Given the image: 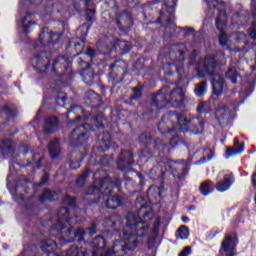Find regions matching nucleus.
Listing matches in <instances>:
<instances>
[{"label":"nucleus","mask_w":256,"mask_h":256,"mask_svg":"<svg viewBox=\"0 0 256 256\" xmlns=\"http://www.w3.org/2000/svg\"><path fill=\"white\" fill-rule=\"evenodd\" d=\"M149 205L143 204L140 206L137 214L128 213L126 216V227L129 231H123L124 238L114 241L111 252L115 256L128 255L133 253L139 247L138 237H146L151 229L149 224Z\"/></svg>","instance_id":"f257e3e1"},{"label":"nucleus","mask_w":256,"mask_h":256,"mask_svg":"<svg viewBox=\"0 0 256 256\" xmlns=\"http://www.w3.org/2000/svg\"><path fill=\"white\" fill-rule=\"evenodd\" d=\"M123 185V180L119 177L118 174H107L101 178H94L93 185L89 186L86 195L98 196V199L102 197H107L105 200V207L111 211L123 207L127 203V198L123 194H114V189H117L121 193V187Z\"/></svg>","instance_id":"f03ea898"},{"label":"nucleus","mask_w":256,"mask_h":256,"mask_svg":"<svg viewBox=\"0 0 256 256\" xmlns=\"http://www.w3.org/2000/svg\"><path fill=\"white\" fill-rule=\"evenodd\" d=\"M71 213L69 208L63 206L57 211V221L51 226L52 231H57L61 239L66 243H83L85 241V229L78 228L71 225Z\"/></svg>","instance_id":"7ed1b4c3"},{"label":"nucleus","mask_w":256,"mask_h":256,"mask_svg":"<svg viewBox=\"0 0 256 256\" xmlns=\"http://www.w3.org/2000/svg\"><path fill=\"white\" fill-rule=\"evenodd\" d=\"M65 116L70 127L77 125V123L81 121H89V119H92L97 129H105V124H103V121H105V116L103 113L93 116L91 113H87V111H85L81 105L71 106L65 113Z\"/></svg>","instance_id":"20e7f679"},{"label":"nucleus","mask_w":256,"mask_h":256,"mask_svg":"<svg viewBox=\"0 0 256 256\" xmlns=\"http://www.w3.org/2000/svg\"><path fill=\"white\" fill-rule=\"evenodd\" d=\"M93 131V125L82 123L76 126L69 135V145L73 149H79L78 153L89 154V132Z\"/></svg>","instance_id":"39448f33"},{"label":"nucleus","mask_w":256,"mask_h":256,"mask_svg":"<svg viewBox=\"0 0 256 256\" xmlns=\"http://www.w3.org/2000/svg\"><path fill=\"white\" fill-rule=\"evenodd\" d=\"M58 248L59 244L51 238L42 241L40 246L41 251H43L46 256H91V243H89L86 248H79L78 246L72 245L65 252H61V254L55 252Z\"/></svg>","instance_id":"423d86ee"},{"label":"nucleus","mask_w":256,"mask_h":256,"mask_svg":"<svg viewBox=\"0 0 256 256\" xmlns=\"http://www.w3.org/2000/svg\"><path fill=\"white\" fill-rule=\"evenodd\" d=\"M170 173L172 177L177 176V168L175 167V162L171 160V158L163 157L161 160L154 165L150 171L148 172L147 176L152 181H159L161 185L165 183V174Z\"/></svg>","instance_id":"0eeeda50"},{"label":"nucleus","mask_w":256,"mask_h":256,"mask_svg":"<svg viewBox=\"0 0 256 256\" xmlns=\"http://www.w3.org/2000/svg\"><path fill=\"white\" fill-rule=\"evenodd\" d=\"M71 60L65 56H58L54 59L52 64V71L61 83L67 85L75 79V72H73Z\"/></svg>","instance_id":"6e6552de"},{"label":"nucleus","mask_w":256,"mask_h":256,"mask_svg":"<svg viewBox=\"0 0 256 256\" xmlns=\"http://www.w3.org/2000/svg\"><path fill=\"white\" fill-rule=\"evenodd\" d=\"M41 3H47L44 5L41 19L44 23H51V21H59V13H61L63 6L59 0H30L31 5L39 6Z\"/></svg>","instance_id":"1a4fd4ad"},{"label":"nucleus","mask_w":256,"mask_h":256,"mask_svg":"<svg viewBox=\"0 0 256 256\" xmlns=\"http://www.w3.org/2000/svg\"><path fill=\"white\" fill-rule=\"evenodd\" d=\"M205 119L200 117H193L187 119V117L180 115V124L178 127V133H192V135H203L205 131Z\"/></svg>","instance_id":"9d476101"},{"label":"nucleus","mask_w":256,"mask_h":256,"mask_svg":"<svg viewBox=\"0 0 256 256\" xmlns=\"http://www.w3.org/2000/svg\"><path fill=\"white\" fill-rule=\"evenodd\" d=\"M180 115L177 111H167L165 115L162 116L160 122L158 123V131L161 135H171L175 131L179 132L180 125Z\"/></svg>","instance_id":"9b49d317"},{"label":"nucleus","mask_w":256,"mask_h":256,"mask_svg":"<svg viewBox=\"0 0 256 256\" xmlns=\"http://www.w3.org/2000/svg\"><path fill=\"white\" fill-rule=\"evenodd\" d=\"M128 66L127 62L122 59L116 60L109 66V83L112 85V89H117L118 85H123L125 77H127Z\"/></svg>","instance_id":"f8f14e48"},{"label":"nucleus","mask_w":256,"mask_h":256,"mask_svg":"<svg viewBox=\"0 0 256 256\" xmlns=\"http://www.w3.org/2000/svg\"><path fill=\"white\" fill-rule=\"evenodd\" d=\"M219 67H221V64L217 61L215 56H205L203 62L198 63L196 67L197 77L200 79H205V77H215V75H219V73L216 72Z\"/></svg>","instance_id":"ddd939ff"},{"label":"nucleus","mask_w":256,"mask_h":256,"mask_svg":"<svg viewBox=\"0 0 256 256\" xmlns=\"http://www.w3.org/2000/svg\"><path fill=\"white\" fill-rule=\"evenodd\" d=\"M185 107V91L181 87H174L168 100L160 105L158 111L161 109H183Z\"/></svg>","instance_id":"4468645a"},{"label":"nucleus","mask_w":256,"mask_h":256,"mask_svg":"<svg viewBox=\"0 0 256 256\" xmlns=\"http://www.w3.org/2000/svg\"><path fill=\"white\" fill-rule=\"evenodd\" d=\"M30 63L32 65V69L38 75H44L47 69L51 67V53L42 50L31 58Z\"/></svg>","instance_id":"2eb2a0df"},{"label":"nucleus","mask_w":256,"mask_h":256,"mask_svg":"<svg viewBox=\"0 0 256 256\" xmlns=\"http://www.w3.org/2000/svg\"><path fill=\"white\" fill-rule=\"evenodd\" d=\"M90 256H116L107 246V239L98 235L90 242Z\"/></svg>","instance_id":"dca6fc26"},{"label":"nucleus","mask_w":256,"mask_h":256,"mask_svg":"<svg viewBox=\"0 0 256 256\" xmlns=\"http://www.w3.org/2000/svg\"><path fill=\"white\" fill-rule=\"evenodd\" d=\"M63 30L60 32H56L50 30L47 27L42 28L39 34V42L42 47H55L59 41H61V37H63Z\"/></svg>","instance_id":"f3484780"},{"label":"nucleus","mask_w":256,"mask_h":256,"mask_svg":"<svg viewBox=\"0 0 256 256\" xmlns=\"http://www.w3.org/2000/svg\"><path fill=\"white\" fill-rule=\"evenodd\" d=\"M139 143L140 145H144L146 149H153L154 153H158V155H161L164 153L165 149H167V145L163 144L161 139H153V136L151 134H148L147 132H143L139 137Z\"/></svg>","instance_id":"a211bd4d"},{"label":"nucleus","mask_w":256,"mask_h":256,"mask_svg":"<svg viewBox=\"0 0 256 256\" xmlns=\"http://www.w3.org/2000/svg\"><path fill=\"white\" fill-rule=\"evenodd\" d=\"M237 245H239V236L237 233L232 232L225 234L224 240L221 243L220 252L224 251L226 256H237Z\"/></svg>","instance_id":"6ab92c4d"},{"label":"nucleus","mask_w":256,"mask_h":256,"mask_svg":"<svg viewBox=\"0 0 256 256\" xmlns=\"http://www.w3.org/2000/svg\"><path fill=\"white\" fill-rule=\"evenodd\" d=\"M172 85H174L173 82L162 86V88L152 96V100L150 103L151 107H155L159 111L161 105H163V103H165L169 99L171 93H173V90L175 88H171Z\"/></svg>","instance_id":"aec40b11"},{"label":"nucleus","mask_w":256,"mask_h":256,"mask_svg":"<svg viewBox=\"0 0 256 256\" xmlns=\"http://www.w3.org/2000/svg\"><path fill=\"white\" fill-rule=\"evenodd\" d=\"M210 81L212 85V96L209 99V103L215 105L225 90V78H223L221 74H216L215 76L210 77Z\"/></svg>","instance_id":"412c9836"},{"label":"nucleus","mask_w":256,"mask_h":256,"mask_svg":"<svg viewBox=\"0 0 256 256\" xmlns=\"http://www.w3.org/2000/svg\"><path fill=\"white\" fill-rule=\"evenodd\" d=\"M133 16L127 10L120 12L116 18V27H118L119 31L122 33H127V31H131L133 27Z\"/></svg>","instance_id":"4be33fe9"},{"label":"nucleus","mask_w":256,"mask_h":256,"mask_svg":"<svg viewBox=\"0 0 256 256\" xmlns=\"http://www.w3.org/2000/svg\"><path fill=\"white\" fill-rule=\"evenodd\" d=\"M164 71V77H173V75H177L179 81H183L185 79V68L181 65H178L175 62H167L162 66Z\"/></svg>","instance_id":"5701e85b"},{"label":"nucleus","mask_w":256,"mask_h":256,"mask_svg":"<svg viewBox=\"0 0 256 256\" xmlns=\"http://www.w3.org/2000/svg\"><path fill=\"white\" fill-rule=\"evenodd\" d=\"M133 152L131 150H122L118 160H117V167L119 171H127L131 165L135 162L133 161Z\"/></svg>","instance_id":"b1692460"},{"label":"nucleus","mask_w":256,"mask_h":256,"mask_svg":"<svg viewBox=\"0 0 256 256\" xmlns=\"http://www.w3.org/2000/svg\"><path fill=\"white\" fill-rule=\"evenodd\" d=\"M84 103L90 109H101L103 107V98L94 90H88L85 94Z\"/></svg>","instance_id":"393cba45"},{"label":"nucleus","mask_w":256,"mask_h":256,"mask_svg":"<svg viewBox=\"0 0 256 256\" xmlns=\"http://www.w3.org/2000/svg\"><path fill=\"white\" fill-rule=\"evenodd\" d=\"M216 119L218 121V124L222 127V129H224V127L226 125H229V123H231V119H233L232 112L229 109V106L227 105H218L217 109H216Z\"/></svg>","instance_id":"a878e982"},{"label":"nucleus","mask_w":256,"mask_h":256,"mask_svg":"<svg viewBox=\"0 0 256 256\" xmlns=\"http://www.w3.org/2000/svg\"><path fill=\"white\" fill-rule=\"evenodd\" d=\"M163 191H165V187L163 186H150L146 192V197L149 203H151V205H157L161 203V199L163 198Z\"/></svg>","instance_id":"bb28decb"},{"label":"nucleus","mask_w":256,"mask_h":256,"mask_svg":"<svg viewBox=\"0 0 256 256\" xmlns=\"http://www.w3.org/2000/svg\"><path fill=\"white\" fill-rule=\"evenodd\" d=\"M113 138L111 137V133L109 132H102L97 136V152L98 153H105L111 149V143Z\"/></svg>","instance_id":"cd10ccee"},{"label":"nucleus","mask_w":256,"mask_h":256,"mask_svg":"<svg viewBox=\"0 0 256 256\" xmlns=\"http://www.w3.org/2000/svg\"><path fill=\"white\" fill-rule=\"evenodd\" d=\"M233 183H235V174H233V172L225 174L223 180L216 184V191H218V193H225V191L231 189Z\"/></svg>","instance_id":"c85d7f7f"},{"label":"nucleus","mask_w":256,"mask_h":256,"mask_svg":"<svg viewBox=\"0 0 256 256\" xmlns=\"http://www.w3.org/2000/svg\"><path fill=\"white\" fill-rule=\"evenodd\" d=\"M74 157H77V159H69L67 161L69 168L71 171H77V169L81 168V163L85 161L86 157L88 156L87 152H73Z\"/></svg>","instance_id":"c756f323"},{"label":"nucleus","mask_w":256,"mask_h":256,"mask_svg":"<svg viewBox=\"0 0 256 256\" xmlns=\"http://www.w3.org/2000/svg\"><path fill=\"white\" fill-rule=\"evenodd\" d=\"M48 154L52 161H55V159H59V157L61 156V142L58 138L49 142Z\"/></svg>","instance_id":"7c9ffc66"},{"label":"nucleus","mask_w":256,"mask_h":256,"mask_svg":"<svg viewBox=\"0 0 256 256\" xmlns=\"http://www.w3.org/2000/svg\"><path fill=\"white\" fill-rule=\"evenodd\" d=\"M29 191H31V189L23 184L16 185L14 188V193L12 194L14 201H20L23 203V201H25V196L23 193H25V195H29Z\"/></svg>","instance_id":"2f4dec72"},{"label":"nucleus","mask_w":256,"mask_h":256,"mask_svg":"<svg viewBox=\"0 0 256 256\" xmlns=\"http://www.w3.org/2000/svg\"><path fill=\"white\" fill-rule=\"evenodd\" d=\"M132 47L133 46L131 45V42H127L121 39H116L113 44V49H119L122 55H127V53L131 51Z\"/></svg>","instance_id":"473e14b6"},{"label":"nucleus","mask_w":256,"mask_h":256,"mask_svg":"<svg viewBox=\"0 0 256 256\" xmlns=\"http://www.w3.org/2000/svg\"><path fill=\"white\" fill-rule=\"evenodd\" d=\"M213 191H215V187L213 186V181L211 180H206L199 186V193L203 197H208V195H211Z\"/></svg>","instance_id":"72a5a7b5"},{"label":"nucleus","mask_w":256,"mask_h":256,"mask_svg":"<svg viewBox=\"0 0 256 256\" xmlns=\"http://www.w3.org/2000/svg\"><path fill=\"white\" fill-rule=\"evenodd\" d=\"M91 0H73L72 5L77 13H85L91 7Z\"/></svg>","instance_id":"f704fd0d"},{"label":"nucleus","mask_w":256,"mask_h":256,"mask_svg":"<svg viewBox=\"0 0 256 256\" xmlns=\"http://www.w3.org/2000/svg\"><path fill=\"white\" fill-rule=\"evenodd\" d=\"M0 151L3 153L13 154L16 151L15 142L11 139H4L0 143Z\"/></svg>","instance_id":"c9c22d12"},{"label":"nucleus","mask_w":256,"mask_h":256,"mask_svg":"<svg viewBox=\"0 0 256 256\" xmlns=\"http://www.w3.org/2000/svg\"><path fill=\"white\" fill-rule=\"evenodd\" d=\"M225 79L230 81L232 85H237V80L241 79V74L237 72V68L230 67L225 73Z\"/></svg>","instance_id":"e433bc0d"},{"label":"nucleus","mask_w":256,"mask_h":256,"mask_svg":"<svg viewBox=\"0 0 256 256\" xmlns=\"http://www.w3.org/2000/svg\"><path fill=\"white\" fill-rule=\"evenodd\" d=\"M245 151V142H242L240 145L235 147H229L226 149L225 159H230V157H235V155H239Z\"/></svg>","instance_id":"4c0bfd02"},{"label":"nucleus","mask_w":256,"mask_h":256,"mask_svg":"<svg viewBox=\"0 0 256 256\" xmlns=\"http://www.w3.org/2000/svg\"><path fill=\"white\" fill-rule=\"evenodd\" d=\"M57 193L51 189H44L42 195L39 196V202L40 203H47L49 201L50 203L55 201V196Z\"/></svg>","instance_id":"58836bf2"},{"label":"nucleus","mask_w":256,"mask_h":256,"mask_svg":"<svg viewBox=\"0 0 256 256\" xmlns=\"http://www.w3.org/2000/svg\"><path fill=\"white\" fill-rule=\"evenodd\" d=\"M189 227L187 225H182L178 228L176 231V238L182 239V241H185V239H189Z\"/></svg>","instance_id":"ea45409f"},{"label":"nucleus","mask_w":256,"mask_h":256,"mask_svg":"<svg viewBox=\"0 0 256 256\" xmlns=\"http://www.w3.org/2000/svg\"><path fill=\"white\" fill-rule=\"evenodd\" d=\"M194 93L196 97H203L207 93V81H202L195 85Z\"/></svg>","instance_id":"a19ab883"},{"label":"nucleus","mask_w":256,"mask_h":256,"mask_svg":"<svg viewBox=\"0 0 256 256\" xmlns=\"http://www.w3.org/2000/svg\"><path fill=\"white\" fill-rule=\"evenodd\" d=\"M102 225L106 229H113L115 225H117V216L109 215L108 217L104 218Z\"/></svg>","instance_id":"79ce46f5"},{"label":"nucleus","mask_w":256,"mask_h":256,"mask_svg":"<svg viewBox=\"0 0 256 256\" xmlns=\"http://www.w3.org/2000/svg\"><path fill=\"white\" fill-rule=\"evenodd\" d=\"M31 17V14L27 13L24 18H22V26H23V34L24 35H29L31 33V25H35V21H28L27 23V18ZM27 23V24H26Z\"/></svg>","instance_id":"37998d69"},{"label":"nucleus","mask_w":256,"mask_h":256,"mask_svg":"<svg viewBox=\"0 0 256 256\" xmlns=\"http://www.w3.org/2000/svg\"><path fill=\"white\" fill-rule=\"evenodd\" d=\"M91 170H85L78 178L76 179L77 187H84L85 183L87 182V178L89 177Z\"/></svg>","instance_id":"c03bdc74"},{"label":"nucleus","mask_w":256,"mask_h":256,"mask_svg":"<svg viewBox=\"0 0 256 256\" xmlns=\"http://www.w3.org/2000/svg\"><path fill=\"white\" fill-rule=\"evenodd\" d=\"M133 95L130 96V101H139L143 97V88L136 86L132 88Z\"/></svg>","instance_id":"a18cd8bd"},{"label":"nucleus","mask_w":256,"mask_h":256,"mask_svg":"<svg viewBox=\"0 0 256 256\" xmlns=\"http://www.w3.org/2000/svg\"><path fill=\"white\" fill-rule=\"evenodd\" d=\"M3 115H6V121L9 120V117H15V111L13 109H11V107L9 106H4L1 110H0V117L3 119Z\"/></svg>","instance_id":"49530a36"},{"label":"nucleus","mask_w":256,"mask_h":256,"mask_svg":"<svg viewBox=\"0 0 256 256\" xmlns=\"http://www.w3.org/2000/svg\"><path fill=\"white\" fill-rule=\"evenodd\" d=\"M31 151V146L27 144H21L17 148L18 155H29Z\"/></svg>","instance_id":"de8ad7c7"},{"label":"nucleus","mask_w":256,"mask_h":256,"mask_svg":"<svg viewBox=\"0 0 256 256\" xmlns=\"http://www.w3.org/2000/svg\"><path fill=\"white\" fill-rule=\"evenodd\" d=\"M45 125H49L50 127H58L59 126V118L55 116H50L45 118Z\"/></svg>","instance_id":"09e8293b"},{"label":"nucleus","mask_w":256,"mask_h":256,"mask_svg":"<svg viewBox=\"0 0 256 256\" xmlns=\"http://www.w3.org/2000/svg\"><path fill=\"white\" fill-rule=\"evenodd\" d=\"M113 163V156L111 155H104L100 158V165L102 167H109Z\"/></svg>","instance_id":"8fccbe9b"},{"label":"nucleus","mask_w":256,"mask_h":256,"mask_svg":"<svg viewBox=\"0 0 256 256\" xmlns=\"http://www.w3.org/2000/svg\"><path fill=\"white\" fill-rule=\"evenodd\" d=\"M64 203L68 205V207H77V198L67 195L64 198Z\"/></svg>","instance_id":"3c124183"},{"label":"nucleus","mask_w":256,"mask_h":256,"mask_svg":"<svg viewBox=\"0 0 256 256\" xmlns=\"http://www.w3.org/2000/svg\"><path fill=\"white\" fill-rule=\"evenodd\" d=\"M187 175H189V167L185 166L181 173L179 174V171L176 168V176H173L174 179H179V181H181V179H183L184 177H187Z\"/></svg>","instance_id":"603ef678"},{"label":"nucleus","mask_w":256,"mask_h":256,"mask_svg":"<svg viewBox=\"0 0 256 256\" xmlns=\"http://www.w3.org/2000/svg\"><path fill=\"white\" fill-rule=\"evenodd\" d=\"M248 37L252 41H256V22H252V26L247 30Z\"/></svg>","instance_id":"864d4df0"},{"label":"nucleus","mask_w":256,"mask_h":256,"mask_svg":"<svg viewBox=\"0 0 256 256\" xmlns=\"http://www.w3.org/2000/svg\"><path fill=\"white\" fill-rule=\"evenodd\" d=\"M196 110L198 113H200V115H203V113H205L206 115L207 113H211V110H207V103L205 102H199Z\"/></svg>","instance_id":"5fc2aeb1"},{"label":"nucleus","mask_w":256,"mask_h":256,"mask_svg":"<svg viewBox=\"0 0 256 256\" xmlns=\"http://www.w3.org/2000/svg\"><path fill=\"white\" fill-rule=\"evenodd\" d=\"M74 49L76 51V55H83V51L85 49V42H75Z\"/></svg>","instance_id":"6e6d98bb"},{"label":"nucleus","mask_w":256,"mask_h":256,"mask_svg":"<svg viewBox=\"0 0 256 256\" xmlns=\"http://www.w3.org/2000/svg\"><path fill=\"white\" fill-rule=\"evenodd\" d=\"M219 44L221 47H227V42L229 41V37H227V34L225 32H221L218 37Z\"/></svg>","instance_id":"4d7b16f0"},{"label":"nucleus","mask_w":256,"mask_h":256,"mask_svg":"<svg viewBox=\"0 0 256 256\" xmlns=\"http://www.w3.org/2000/svg\"><path fill=\"white\" fill-rule=\"evenodd\" d=\"M84 12L86 13L85 15L86 21L88 23H91V21H93V15H95L97 11L95 9L87 8L86 10H84Z\"/></svg>","instance_id":"13d9d810"},{"label":"nucleus","mask_w":256,"mask_h":256,"mask_svg":"<svg viewBox=\"0 0 256 256\" xmlns=\"http://www.w3.org/2000/svg\"><path fill=\"white\" fill-rule=\"evenodd\" d=\"M179 143H181V138L179 137V135L175 134L174 136H172V138L169 141V145L170 147H172L173 149H175V147L179 146Z\"/></svg>","instance_id":"bf43d9fd"},{"label":"nucleus","mask_w":256,"mask_h":256,"mask_svg":"<svg viewBox=\"0 0 256 256\" xmlns=\"http://www.w3.org/2000/svg\"><path fill=\"white\" fill-rule=\"evenodd\" d=\"M207 5L209 9H217L219 5H225V2L221 0H210V1H207Z\"/></svg>","instance_id":"052dcab7"},{"label":"nucleus","mask_w":256,"mask_h":256,"mask_svg":"<svg viewBox=\"0 0 256 256\" xmlns=\"http://www.w3.org/2000/svg\"><path fill=\"white\" fill-rule=\"evenodd\" d=\"M85 231V235H87V233H88V235H95V234H97V223H95V222H92L91 223V225H90V227H88L86 230H84Z\"/></svg>","instance_id":"680f3d73"},{"label":"nucleus","mask_w":256,"mask_h":256,"mask_svg":"<svg viewBox=\"0 0 256 256\" xmlns=\"http://www.w3.org/2000/svg\"><path fill=\"white\" fill-rule=\"evenodd\" d=\"M85 55H87V57H90V59H95V57H97V50L91 47H88L86 49Z\"/></svg>","instance_id":"e2e57ef3"},{"label":"nucleus","mask_w":256,"mask_h":256,"mask_svg":"<svg viewBox=\"0 0 256 256\" xmlns=\"http://www.w3.org/2000/svg\"><path fill=\"white\" fill-rule=\"evenodd\" d=\"M56 105H60V107H63L65 105V102L67 101V96H56Z\"/></svg>","instance_id":"0e129e2a"},{"label":"nucleus","mask_w":256,"mask_h":256,"mask_svg":"<svg viewBox=\"0 0 256 256\" xmlns=\"http://www.w3.org/2000/svg\"><path fill=\"white\" fill-rule=\"evenodd\" d=\"M174 53L178 59H184L185 57V49H176L174 50Z\"/></svg>","instance_id":"69168bd1"},{"label":"nucleus","mask_w":256,"mask_h":256,"mask_svg":"<svg viewBox=\"0 0 256 256\" xmlns=\"http://www.w3.org/2000/svg\"><path fill=\"white\" fill-rule=\"evenodd\" d=\"M213 155L214 153L210 150V153L207 156H203L200 161L202 163H207V161H211V159H213Z\"/></svg>","instance_id":"338daca9"},{"label":"nucleus","mask_w":256,"mask_h":256,"mask_svg":"<svg viewBox=\"0 0 256 256\" xmlns=\"http://www.w3.org/2000/svg\"><path fill=\"white\" fill-rule=\"evenodd\" d=\"M189 255H191V247H190V246H187V247H185V248L183 249V251H181V252L179 253L178 256H189Z\"/></svg>","instance_id":"774afa93"}]
</instances>
